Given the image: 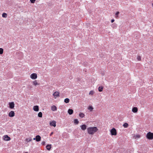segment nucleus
I'll use <instances>...</instances> for the list:
<instances>
[{
  "label": "nucleus",
  "mask_w": 153,
  "mask_h": 153,
  "mask_svg": "<svg viewBox=\"0 0 153 153\" xmlns=\"http://www.w3.org/2000/svg\"><path fill=\"white\" fill-rule=\"evenodd\" d=\"M103 87L102 86H100L98 88V91L100 92H102V91Z\"/></svg>",
  "instance_id": "nucleus-18"
},
{
  "label": "nucleus",
  "mask_w": 153,
  "mask_h": 153,
  "mask_svg": "<svg viewBox=\"0 0 153 153\" xmlns=\"http://www.w3.org/2000/svg\"><path fill=\"white\" fill-rule=\"evenodd\" d=\"M147 138L149 140L153 139V133L149 132L146 135Z\"/></svg>",
  "instance_id": "nucleus-2"
},
{
  "label": "nucleus",
  "mask_w": 153,
  "mask_h": 153,
  "mask_svg": "<svg viewBox=\"0 0 153 153\" xmlns=\"http://www.w3.org/2000/svg\"><path fill=\"white\" fill-rule=\"evenodd\" d=\"M4 140L5 141H9L10 140V138L7 135H5L4 136Z\"/></svg>",
  "instance_id": "nucleus-6"
},
{
  "label": "nucleus",
  "mask_w": 153,
  "mask_h": 153,
  "mask_svg": "<svg viewBox=\"0 0 153 153\" xmlns=\"http://www.w3.org/2000/svg\"><path fill=\"white\" fill-rule=\"evenodd\" d=\"M10 117H13L15 115V113L13 111H11L9 112L8 115Z\"/></svg>",
  "instance_id": "nucleus-8"
},
{
  "label": "nucleus",
  "mask_w": 153,
  "mask_h": 153,
  "mask_svg": "<svg viewBox=\"0 0 153 153\" xmlns=\"http://www.w3.org/2000/svg\"><path fill=\"white\" fill-rule=\"evenodd\" d=\"M123 126L124 128H126L128 127V124L127 123H125L123 124Z\"/></svg>",
  "instance_id": "nucleus-23"
},
{
  "label": "nucleus",
  "mask_w": 153,
  "mask_h": 153,
  "mask_svg": "<svg viewBox=\"0 0 153 153\" xmlns=\"http://www.w3.org/2000/svg\"><path fill=\"white\" fill-rule=\"evenodd\" d=\"M36 137L35 138H33V140H36Z\"/></svg>",
  "instance_id": "nucleus-38"
},
{
  "label": "nucleus",
  "mask_w": 153,
  "mask_h": 153,
  "mask_svg": "<svg viewBox=\"0 0 153 153\" xmlns=\"http://www.w3.org/2000/svg\"><path fill=\"white\" fill-rule=\"evenodd\" d=\"M67 98H65V100H64V102H65L66 103H67Z\"/></svg>",
  "instance_id": "nucleus-32"
},
{
  "label": "nucleus",
  "mask_w": 153,
  "mask_h": 153,
  "mask_svg": "<svg viewBox=\"0 0 153 153\" xmlns=\"http://www.w3.org/2000/svg\"><path fill=\"white\" fill-rule=\"evenodd\" d=\"M33 85L36 86L37 85H39V84H38L36 80H35L33 82Z\"/></svg>",
  "instance_id": "nucleus-20"
},
{
  "label": "nucleus",
  "mask_w": 153,
  "mask_h": 153,
  "mask_svg": "<svg viewBox=\"0 0 153 153\" xmlns=\"http://www.w3.org/2000/svg\"><path fill=\"white\" fill-rule=\"evenodd\" d=\"M27 142H30L31 141V140H30H30H28L27 139Z\"/></svg>",
  "instance_id": "nucleus-34"
},
{
  "label": "nucleus",
  "mask_w": 153,
  "mask_h": 153,
  "mask_svg": "<svg viewBox=\"0 0 153 153\" xmlns=\"http://www.w3.org/2000/svg\"><path fill=\"white\" fill-rule=\"evenodd\" d=\"M3 49L1 48H0V54H1L3 53Z\"/></svg>",
  "instance_id": "nucleus-24"
},
{
  "label": "nucleus",
  "mask_w": 153,
  "mask_h": 153,
  "mask_svg": "<svg viewBox=\"0 0 153 153\" xmlns=\"http://www.w3.org/2000/svg\"><path fill=\"white\" fill-rule=\"evenodd\" d=\"M80 127L83 131H85L86 129L87 126L85 124H83L81 125Z\"/></svg>",
  "instance_id": "nucleus-10"
},
{
  "label": "nucleus",
  "mask_w": 153,
  "mask_h": 153,
  "mask_svg": "<svg viewBox=\"0 0 153 153\" xmlns=\"http://www.w3.org/2000/svg\"><path fill=\"white\" fill-rule=\"evenodd\" d=\"M42 113L41 112H40L38 114V116L39 117H42Z\"/></svg>",
  "instance_id": "nucleus-21"
},
{
  "label": "nucleus",
  "mask_w": 153,
  "mask_h": 153,
  "mask_svg": "<svg viewBox=\"0 0 153 153\" xmlns=\"http://www.w3.org/2000/svg\"><path fill=\"white\" fill-rule=\"evenodd\" d=\"M137 59L139 61L141 60V56H137Z\"/></svg>",
  "instance_id": "nucleus-26"
},
{
  "label": "nucleus",
  "mask_w": 153,
  "mask_h": 153,
  "mask_svg": "<svg viewBox=\"0 0 153 153\" xmlns=\"http://www.w3.org/2000/svg\"><path fill=\"white\" fill-rule=\"evenodd\" d=\"M51 145L48 144L46 146L47 149L48 150H50L51 147Z\"/></svg>",
  "instance_id": "nucleus-15"
},
{
  "label": "nucleus",
  "mask_w": 153,
  "mask_h": 153,
  "mask_svg": "<svg viewBox=\"0 0 153 153\" xmlns=\"http://www.w3.org/2000/svg\"><path fill=\"white\" fill-rule=\"evenodd\" d=\"M115 25V23H114L112 24V27H113V25Z\"/></svg>",
  "instance_id": "nucleus-39"
},
{
  "label": "nucleus",
  "mask_w": 153,
  "mask_h": 153,
  "mask_svg": "<svg viewBox=\"0 0 153 153\" xmlns=\"http://www.w3.org/2000/svg\"><path fill=\"white\" fill-rule=\"evenodd\" d=\"M53 95L55 98H56L57 97L59 96V93L57 91H56L53 94Z\"/></svg>",
  "instance_id": "nucleus-9"
},
{
  "label": "nucleus",
  "mask_w": 153,
  "mask_h": 153,
  "mask_svg": "<svg viewBox=\"0 0 153 153\" xmlns=\"http://www.w3.org/2000/svg\"><path fill=\"white\" fill-rule=\"evenodd\" d=\"M73 112V110L72 109H69L68 111V113L70 115L72 114Z\"/></svg>",
  "instance_id": "nucleus-14"
},
{
  "label": "nucleus",
  "mask_w": 153,
  "mask_h": 153,
  "mask_svg": "<svg viewBox=\"0 0 153 153\" xmlns=\"http://www.w3.org/2000/svg\"><path fill=\"white\" fill-rule=\"evenodd\" d=\"M33 110L36 111H38L39 110V107L38 105H35L33 107Z\"/></svg>",
  "instance_id": "nucleus-11"
},
{
  "label": "nucleus",
  "mask_w": 153,
  "mask_h": 153,
  "mask_svg": "<svg viewBox=\"0 0 153 153\" xmlns=\"http://www.w3.org/2000/svg\"><path fill=\"white\" fill-rule=\"evenodd\" d=\"M119 14V12L118 11H117L115 13V15L116 16V17L117 18V17H118V15Z\"/></svg>",
  "instance_id": "nucleus-28"
},
{
  "label": "nucleus",
  "mask_w": 153,
  "mask_h": 153,
  "mask_svg": "<svg viewBox=\"0 0 153 153\" xmlns=\"http://www.w3.org/2000/svg\"><path fill=\"white\" fill-rule=\"evenodd\" d=\"M110 132L112 135H116L117 134V131L116 129L114 128L111 130Z\"/></svg>",
  "instance_id": "nucleus-3"
},
{
  "label": "nucleus",
  "mask_w": 153,
  "mask_h": 153,
  "mask_svg": "<svg viewBox=\"0 0 153 153\" xmlns=\"http://www.w3.org/2000/svg\"><path fill=\"white\" fill-rule=\"evenodd\" d=\"M36 141L37 142H39L41 140V137L39 135H37L36 136Z\"/></svg>",
  "instance_id": "nucleus-13"
},
{
  "label": "nucleus",
  "mask_w": 153,
  "mask_h": 153,
  "mask_svg": "<svg viewBox=\"0 0 153 153\" xmlns=\"http://www.w3.org/2000/svg\"><path fill=\"white\" fill-rule=\"evenodd\" d=\"M74 123L75 125L78 124L79 123V121L77 119H75L74 120Z\"/></svg>",
  "instance_id": "nucleus-17"
},
{
  "label": "nucleus",
  "mask_w": 153,
  "mask_h": 153,
  "mask_svg": "<svg viewBox=\"0 0 153 153\" xmlns=\"http://www.w3.org/2000/svg\"><path fill=\"white\" fill-rule=\"evenodd\" d=\"M53 132H52L51 133V134H50V136H51L53 134Z\"/></svg>",
  "instance_id": "nucleus-35"
},
{
  "label": "nucleus",
  "mask_w": 153,
  "mask_h": 153,
  "mask_svg": "<svg viewBox=\"0 0 153 153\" xmlns=\"http://www.w3.org/2000/svg\"><path fill=\"white\" fill-rule=\"evenodd\" d=\"M79 116L81 118H83L84 117L85 114L82 113H80L79 114Z\"/></svg>",
  "instance_id": "nucleus-19"
},
{
  "label": "nucleus",
  "mask_w": 153,
  "mask_h": 153,
  "mask_svg": "<svg viewBox=\"0 0 153 153\" xmlns=\"http://www.w3.org/2000/svg\"><path fill=\"white\" fill-rule=\"evenodd\" d=\"M14 107V104L13 102H10L9 103V107L11 109H13Z\"/></svg>",
  "instance_id": "nucleus-7"
},
{
  "label": "nucleus",
  "mask_w": 153,
  "mask_h": 153,
  "mask_svg": "<svg viewBox=\"0 0 153 153\" xmlns=\"http://www.w3.org/2000/svg\"><path fill=\"white\" fill-rule=\"evenodd\" d=\"M30 77L32 79H35L37 78V76L36 74L33 73L30 75Z\"/></svg>",
  "instance_id": "nucleus-4"
},
{
  "label": "nucleus",
  "mask_w": 153,
  "mask_h": 153,
  "mask_svg": "<svg viewBox=\"0 0 153 153\" xmlns=\"http://www.w3.org/2000/svg\"><path fill=\"white\" fill-rule=\"evenodd\" d=\"M35 0H30V1L32 3H34Z\"/></svg>",
  "instance_id": "nucleus-30"
},
{
  "label": "nucleus",
  "mask_w": 153,
  "mask_h": 153,
  "mask_svg": "<svg viewBox=\"0 0 153 153\" xmlns=\"http://www.w3.org/2000/svg\"><path fill=\"white\" fill-rule=\"evenodd\" d=\"M45 141H43L42 143V145H45Z\"/></svg>",
  "instance_id": "nucleus-31"
},
{
  "label": "nucleus",
  "mask_w": 153,
  "mask_h": 153,
  "mask_svg": "<svg viewBox=\"0 0 153 153\" xmlns=\"http://www.w3.org/2000/svg\"><path fill=\"white\" fill-rule=\"evenodd\" d=\"M25 153H28L27 152H25Z\"/></svg>",
  "instance_id": "nucleus-40"
},
{
  "label": "nucleus",
  "mask_w": 153,
  "mask_h": 153,
  "mask_svg": "<svg viewBox=\"0 0 153 153\" xmlns=\"http://www.w3.org/2000/svg\"><path fill=\"white\" fill-rule=\"evenodd\" d=\"M94 93V92L93 91H90L89 93V94H91V95H93Z\"/></svg>",
  "instance_id": "nucleus-27"
},
{
  "label": "nucleus",
  "mask_w": 153,
  "mask_h": 153,
  "mask_svg": "<svg viewBox=\"0 0 153 153\" xmlns=\"http://www.w3.org/2000/svg\"><path fill=\"white\" fill-rule=\"evenodd\" d=\"M57 109L55 105H53L51 107V110L53 111H56Z\"/></svg>",
  "instance_id": "nucleus-16"
},
{
  "label": "nucleus",
  "mask_w": 153,
  "mask_h": 153,
  "mask_svg": "<svg viewBox=\"0 0 153 153\" xmlns=\"http://www.w3.org/2000/svg\"><path fill=\"white\" fill-rule=\"evenodd\" d=\"M56 121L53 120L51 122H50V125L51 126L55 127L56 126Z\"/></svg>",
  "instance_id": "nucleus-5"
},
{
  "label": "nucleus",
  "mask_w": 153,
  "mask_h": 153,
  "mask_svg": "<svg viewBox=\"0 0 153 153\" xmlns=\"http://www.w3.org/2000/svg\"><path fill=\"white\" fill-rule=\"evenodd\" d=\"M98 130L97 127H90L87 128L88 133L91 134H93Z\"/></svg>",
  "instance_id": "nucleus-1"
},
{
  "label": "nucleus",
  "mask_w": 153,
  "mask_h": 153,
  "mask_svg": "<svg viewBox=\"0 0 153 153\" xmlns=\"http://www.w3.org/2000/svg\"><path fill=\"white\" fill-rule=\"evenodd\" d=\"M70 79H72L73 78V77L72 76H71V77H69Z\"/></svg>",
  "instance_id": "nucleus-37"
},
{
  "label": "nucleus",
  "mask_w": 153,
  "mask_h": 153,
  "mask_svg": "<svg viewBox=\"0 0 153 153\" xmlns=\"http://www.w3.org/2000/svg\"><path fill=\"white\" fill-rule=\"evenodd\" d=\"M88 109L90 111H91L93 109V108L92 106H90L88 108Z\"/></svg>",
  "instance_id": "nucleus-25"
},
{
  "label": "nucleus",
  "mask_w": 153,
  "mask_h": 153,
  "mask_svg": "<svg viewBox=\"0 0 153 153\" xmlns=\"http://www.w3.org/2000/svg\"><path fill=\"white\" fill-rule=\"evenodd\" d=\"M69 99L68 98V103L69 102Z\"/></svg>",
  "instance_id": "nucleus-36"
},
{
  "label": "nucleus",
  "mask_w": 153,
  "mask_h": 153,
  "mask_svg": "<svg viewBox=\"0 0 153 153\" xmlns=\"http://www.w3.org/2000/svg\"><path fill=\"white\" fill-rule=\"evenodd\" d=\"M132 111L134 113H137L138 111V108L136 107H134L132 108Z\"/></svg>",
  "instance_id": "nucleus-12"
},
{
  "label": "nucleus",
  "mask_w": 153,
  "mask_h": 153,
  "mask_svg": "<svg viewBox=\"0 0 153 153\" xmlns=\"http://www.w3.org/2000/svg\"><path fill=\"white\" fill-rule=\"evenodd\" d=\"M7 16V14L5 13H3L2 14V16L4 18H6Z\"/></svg>",
  "instance_id": "nucleus-22"
},
{
  "label": "nucleus",
  "mask_w": 153,
  "mask_h": 153,
  "mask_svg": "<svg viewBox=\"0 0 153 153\" xmlns=\"http://www.w3.org/2000/svg\"><path fill=\"white\" fill-rule=\"evenodd\" d=\"M140 137V136L139 135H137L135 136V138H139Z\"/></svg>",
  "instance_id": "nucleus-29"
},
{
  "label": "nucleus",
  "mask_w": 153,
  "mask_h": 153,
  "mask_svg": "<svg viewBox=\"0 0 153 153\" xmlns=\"http://www.w3.org/2000/svg\"><path fill=\"white\" fill-rule=\"evenodd\" d=\"M114 21V19H112L111 20V22L112 23Z\"/></svg>",
  "instance_id": "nucleus-33"
}]
</instances>
